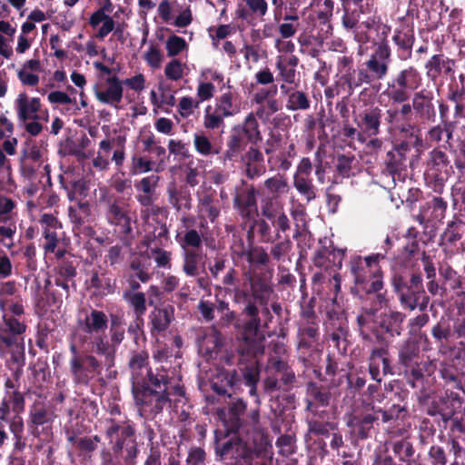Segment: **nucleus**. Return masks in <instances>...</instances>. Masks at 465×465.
Returning a JSON list of instances; mask_svg holds the SVG:
<instances>
[{"mask_svg": "<svg viewBox=\"0 0 465 465\" xmlns=\"http://www.w3.org/2000/svg\"><path fill=\"white\" fill-rule=\"evenodd\" d=\"M242 313L246 316L247 321L243 324L242 333L238 339L237 352L242 357L262 356L265 350V336L260 331V329L262 327L268 329L272 320L268 303L258 305L249 301L245 304Z\"/></svg>", "mask_w": 465, "mask_h": 465, "instance_id": "f257e3e1", "label": "nucleus"}, {"mask_svg": "<svg viewBox=\"0 0 465 465\" xmlns=\"http://www.w3.org/2000/svg\"><path fill=\"white\" fill-rule=\"evenodd\" d=\"M8 304L4 299H0V307L4 312L0 322V352L10 354L14 362L23 364L25 361V341L23 334L26 331L25 321L9 318L5 306Z\"/></svg>", "mask_w": 465, "mask_h": 465, "instance_id": "f03ea898", "label": "nucleus"}, {"mask_svg": "<svg viewBox=\"0 0 465 465\" xmlns=\"http://www.w3.org/2000/svg\"><path fill=\"white\" fill-rule=\"evenodd\" d=\"M134 428L125 422L106 420L105 435L112 444V451L123 465H135L139 453L134 437Z\"/></svg>", "mask_w": 465, "mask_h": 465, "instance_id": "7ed1b4c3", "label": "nucleus"}, {"mask_svg": "<svg viewBox=\"0 0 465 465\" xmlns=\"http://www.w3.org/2000/svg\"><path fill=\"white\" fill-rule=\"evenodd\" d=\"M25 406V396L18 390L6 391V396L0 401V420H6V424L13 434L15 446L17 449H22L25 445L23 440L25 421L22 416Z\"/></svg>", "mask_w": 465, "mask_h": 465, "instance_id": "20e7f679", "label": "nucleus"}, {"mask_svg": "<svg viewBox=\"0 0 465 465\" xmlns=\"http://www.w3.org/2000/svg\"><path fill=\"white\" fill-rule=\"evenodd\" d=\"M134 391L136 404L141 407V411L156 418L164 410L172 407L171 401V380L167 377L166 384H161V388L152 385H145Z\"/></svg>", "mask_w": 465, "mask_h": 465, "instance_id": "39448f33", "label": "nucleus"}, {"mask_svg": "<svg viewBox=\"0 0 465 465\" xmlns=\"http://www.w3.org/2000/svg\"><path fill=\"white\" fill-rule=\"evenodd\" d=\"M383 258L381 254L368 256L362 261L357 257L351 261V271L354 282L362 285L367 293L380 292L383 288L382 272L379 265V260Z\"/></svg>", "mask_w": 465, "mask_h": 465, "instance_id": "423d86ee", "label": "nucleus"}, {"mask_svg": "<svg viewBox=\"0 0 465 465\" xmlns=\"http://www.w3.org/2000/svg\"><path fill=\"white\" fill-rule=\"evenodd\" d=\"M149 355L144 351H135L129 361V368L132 373L133 391L145 385L161 388V384H166L167 374L163 370L156 369L153 371L149 367Z\"/></svg>", "mask_w": 465, "mask_h": 465, "instance_id": "0eeeda50", "label": "nucleus"}, {"mask_svg": "<svg viewBox=\"0 0 465 465\" xmlns=\"http://www.w3.org/2000/svg\"><path fill=\"white\" fill-rule=\"evenodd\" d=\"M101 192L100 201L106 204V221L109 224L116 227L121 234L129 235L133 231V216L128 199L109 195L105 190H101Z\"/></svg>", "mask_w": 465, "mask_h": 465, "instance_id": "6e6552de", "label": "nucleus"}, {"mask_svg": "<svg viewBox=\"0 0 465 465\" xmlns=\"http://www.w3.org/2000/svg\"><path fill=\"white\" fill-rule=\"evenodd\" d=\"M421 84L418 70L412 66L400 71L388 84V96L393 103L407 102Z\"/></svg>", "mask_w": 465, "mask_h": 465, "instance_id": "1a4fd4ad", "label": "nucleus"}, {"mask_svg": "<svg viewBox=\"0 0 465 465\" xmlns=\"http://www.w3.org/2000/svg\"><path fill=\"white\" fill-rule=\"evenodd\" d=\"M55 414L46 403L35 401L29 408L27 428L29 432L37 439L51 437Z\"/></svg>", "mask_w": 465, "mask_h": 465, "instance_id": "9d476101", "label": "nucleus"}, {"mask_svg": "<svg viewBox=\"0 0 465 465\" xmlns=\"http://www.w3.org/2000/svg\"><path fill=\"white\" fill-rule=\"evenodd\" d=\"M69 372L76 385L88 386L90 381L102 374L103 363L94 354L70 358Z\"/></svg>", "mask_w": 465, "mask_h": 465, "instance_id": "9b49d317", "label": "nucleus"}, {"mask_svg": "<svg viewBox=\"0 0 465 465\" xmlns=\"http://www.w3.org/2000/svg\"><path fill=\"white\" fill-rule=\"evenodd\" d=\"M123 94V83L116 75L108 77L104 83L94 87V95L97 100L114 108H118Z\"/></svg>", "mask_w": 465, "mask_h": 465, "instance_id": "f8f14e48", "label": "nucleus"}, {"mask_svg": "<svg viewBox=\"0 0 465 465\" xmlns=\"http://www.w3.org/2000/svg\"><path fill=\"white\" fill-rule=\"evenodd\" d=\"M405 319V315L401 312L386 307L383 312L376 316L374 323L376 324V337L380 339L378 328L390 337L401 335V323Z\"/></svg>", "mask_w": 465, "mask_h": 465, "instance_id": "ddd939ff", "label": "nucleus"}, {"mask_svg": "<svg viewBox=\"0 0 465 465\" xmlns=\"http://www.w3.org/2000/svg\"><path fill=\"white\" fill-rule=\"evenodd\" d=\"M390 63L391 48L386 43H381L366 61L365 65L375 80H381L388 74Z\"/></svg>", "mask_w": 465, "mask_h": 465, "instance_id": "4468645a", "label": "nucleus"}, {"mask_svg": "<svg viewBox=\"0 0 465 465\" xmlns=\"http://www.w3.org/2000/svg\"><path fill=\"white\" fill-rule=\"evenodd\" d=\"M381 117L382 110L379 106H374L362 111L354 118V122L367 136L371 137L380 134Z\"/></svg>", "mask_w": 465, "mask_h": 465, "instance_id": "2eb2a0df", "label": "nucleus"}, {"mask_svg": "<svg viewBox=\"0 0 465 465\" xmlns=\"http://www.w3.org/2000/svg\"><path fill=\"white\" fill-rule=\"evenodd\" d=\"M245 175L250 179L262 176L266 172L262 153L255 146H250L241 156Z\"/></svg>", "mask_w": 465, "mask_h": 465, "instance_id": "dca6fc26", "label": "nucleus"}, {"mask_svg": "<svg viewBox=\"0 0 465 465\" xmlns=\"http://www.w3.org/2000/svg\"><path fill=\"white\" fill-rule=\"evenodd\" d=\"M78 326L92 336L102 334L107 329L108 318L104 312L92 309L83 319L78 320Z\"/></svg>", "mask_w": 465, "mask_h": 465, "instance_id": "f3484780", "label": "nucleus"}, {"mask_svg": "<svg viewBox=\"0 0 465 465\" xmlns=\"http://www.w3.org/2000/svg\"><path fill=\"white\" fill-rule=\"evenodd\" d=\"M89 344L91 346V354L94 353L104 358L102 363L106 368V371H109L108 376L111 377V369L114 366L116 351L110 341L102 334H98L93 336Z\"/></svg>", "mask_w": 465, "mask_h": 465, "instance_id": "a211bd4d", "label": "nucleus"}, {"mask_svg": "<svg viewBox=\"0 0 465 465\" xmlns=\"http://www.w3.org/2000/svg\"><path fill=\"white\" fill-rule=\"evenodd\" d=\"M244 285L249 283L252 299L258 305H265L268 303L270 297L273 292L272 286L261 277H253L250 273L244 275Z\"/></svg>", "mask_w": 465, "mask_h": 465, "instance_id": "6ab92c4d", "label": "nucleus"}, {"mask_svg": "<svg viewBox=\"0 0 465 465\" xmlns=\"http://www.w3.org/2000/svg\"><path fill=\"white\" fill-rule=\"evenodd\" d=\"M171 401L172 407L170 410L177 413L181 420H188L192 405L186 396L183 386L179 383L173 384L171 381Z\"/></svg>", "mask_w": 465, "mask_h": 465, "instance_id": "aec40b11", "label": "nucleus"}, {"mask_svg": "<svg viewBox=\"0 0 465 465\" xmlns=\"http://www.w3.org/2000/svg\"><path fill=\"white\" fill-rule=\"evenodd\" d=\"M168 202L176 211L192 208V195L189 189L183 185L170 183L166 190Z\"/></svg>", "mask_w": 465, "mask_h": 465, "instance_id": "412c9836", "label": "nucleus"}, {"mask_svg": "<svg viewBox=\"0 0 465 465\" xmlns=\"http://www.w3.org/2000/svg\"><path fill=\"white\" fill-rule=\"evenodd\" d=\"M16 107L20 123L39 119V116L36 114L40 109L39 98L29 99L25 94L22 93L16 99Z\"/></svg>", "mask_w": 465, "mask_h": 465, "instance_id": "4be33fe9", "label": "nucleus"}, {"mask_svg": "<svg viewBox=\"0 0 465 465\" xmlns=\"http://www.w3.org/2000/svg\"><path fill=\"white\" fill-rule=\"evenodd\" d=\"M306 423L308 426V431L304 436L305 441L308 448H312V444L316 443L317 440L314 439L315 436H328L330 430L336 429V424L330 421H322L314 418H307Z\"/></svg>", "mask_w": 465, "mask_h": 465, "instance_id": "5701e85b", "label": "nucleus"}, {"mask_svg": "<svg viewBox=\"0 0 465 465\" xmlns=\"http://www.w3.org/2000/svg\"><path fill=\"white\" fill-rule=\"evenodd\" d=\"M432 96L424 91L416 92L412 97V107L421 119L432 120L435 117L434 105L431 103Z\"/></svg>", "mask_w": 465, "mask_h": 465, "instance_id": "b1692460", "label": "nucleus"}, {"mask_svg": "<svg viewBox=\"0 0 465 465\" xmlns=\"http://www.w3.org/2000/svg\"><path fill=\"white\" fill-rule=\"evenodd\" d=\"M454 62L442 54H434L427 62L425 68L427 75L435 81L441 74H450L453 72Z\"/></svg>", "mask_w": 465, "mask_h": 465, "instance_id": "393cba45", "label": "nucleus"}, {"mask_svg": "<svg viewBox=\"0 0 465 465\" xmlns=\"http://www.w3.org/2000/svg\"><path fill=\"white\" fill-rule=\"evenodd\" d=\"M234 205L241 214L249 217L251 212L256 209V190L253 186L243 189L234 197Z\"/></svg>", "mask_w": 465, "mask_h": 465, "instance_id": "a878e982", "label": "nucleus"}, {"mask_svg": "<svg viewBox=\"0 0 465 465\" xmlns=\"http://www.w3.org/2000/svg\"><path fill=\"white\" fill-rule=\"evenodd\" d=\"M239 363L242 365L241 368L242 377L246 385L258 383L260 379V368L257 358L259 356H244L238 352Z\"/></svg>", "mask_w": 465, "mask_h": 465, "instance_id": "bb28decb", "label": "nucleus"}, {"mask_svg": "<svg viewBox=\"0 0 465 465\" xmlns=\"http://www.w3.org/2000/svg\"><path fill=\"white\" fill-rule=\"evenodd\" d=\"M193 146L195 151L203 157L216 155L221 152V145L213 143L204 132L193 134Z\"/></svg>", "mask_w": 465, "mask_h": 465, "instance_id": "cd10ccee", "label": "nucleus"}, {"mask_svg": "<svg viewBox=\"0 0 465 465\" xmlns=\"http://www.w3.org/2000/svg\"><path fill=\"white\" fill-rule=\"evenodd\" d=\"M174 309L171 305L155 308L150 315L153 331L158 332L165 331L173 319Z\"/></svg>", "mask_w": 465, "mask_h": 465, "instance_id": "c85d7f7f", "label": "nucleus"}, {"mask_svg": "<svg viewBox=\"0 0 465 465\" xmlns=\"http://www.w3.org/2000/svg\"><path fill=\"white\" fill-rule=\"evenodd\" d=\"M238 129H240L241 133L246 136L248 142L252 144V146L256 145L262 140L259 123L252 114H249L246 116L242 125Z\"/></svg>", "mask_w": 465, "mask_h": 465, "instance_id": "c756f323", "label": "nucleus"}, {"mask_svg": "<svg viewBox=\"0 0 465 465\" xmlns=\"http://www.w3.org/2000/svg\"><path fill=\"white\" fill-rule=\"evenodd\" d=\"M214 108L225 118L239 113V105L233 102V94L226 92L215 99Z\"/></svg>", "mask_w": 465, "mask_h": 465, "instance_id": "7c9ffc66", "label": "nucleus"}, {"mask_svg": "<svg viewBox=\"0 0 465 465\" xmlns=\"http://www.w3.org/2000/svg\"><path fill=\"white\" fill-rule=\"evenodd\" d=\"M197 208L199 217L202 220L208 218L211 222H213L220 214V210L210 194H205L199 199Z\"/></svg>", "mask_w": 465, "mask_h": 465, "instance_id": "2f4dec72", "label": "nucleus"}, {"mask_svg": "<svg viewBox=\"0 0 465 465\" xmlns=\"http://www.w3.org/2000/svg\"><path fill=\"white\" fill-rule=\"evenodd\" d=\"M284 212L283 203L276 196H264L261 201L262 215L267 220Z\"/></svg>", "mask_w": 465, "mask_h": 465, "instance_id": "473e14b6", "label": "nucleus"}, {"mask_svg": "<svg viewBox=\"0 0 465 465\" xmlns=\"http://www.w3.org/2000/svg\"><path fill=\"white\" fill-rule=\"evenodd\" d=\"M183 251H198L203 246V233L195 229H187L179 241Z\"/></svg>", "mask_w": 465, "mask_h": 465, "instance_id": "72a5a7b5", "label": "nucleus"}, {"mask_svg": "<svg viewBox=\"0 0 465 465\" xmlns=\"http://www.w3.org/2000/svg\"><path fill=\"white\" fill-rule=\"evenodd\" d=\"M202 255L198 251H183V271L190 277H195L199 272V262Z\"/></svg>", "mask_w": 465, "mask_h": 465, "instance_id": "f704fd0d", "label": "nucleus"}, {"mask_svg": "<svg viewBox=\"0 0 465 465\" xmlns=\"http://www.w3.org/2000/svg\"><path fill=\"white\" fill-rule=\"evenodd\" d=\"M264 186L271 194L270 196H276L279 198L281 194L286 193L289 190V185L286 178L277 174L264 181Z\"/></svg>", "mask_w": 465, "mask_h": 465, "instance_id": "c9c22d12", "label": "nucleus"}, {"mask_svg": "<svg viewBox=\"0 0 465 465\" xmlns=\"http://www.w3.org/2000/svg\"><path fill=\"white\" fill-rule=\"evenodd\" d=\"M70 221L76 226L83 225L88 219L91 209L88 203H79L75 206L69 207Z\"/></svg>", "mask_w": 465, "mask_h": 465, "instance_id": "e433bc0d", "label": "nucleus"}, {"mask_svg": "<svg viewBox=\"0 0 465 465\" xmlns=\"http://www.w3.org/2000/svg\"><path fill=\"white\" fill-rule=\"evenodd\" d=\"M419 347L412 340H407L402 343L399 351V361L405 367H409L411 362L417 357Z\"/></svg>", "mask_w": 465, "mask_h": 465, "instance_id": "4c0bfd02", "label": "nucleus"}, {"mask_svg": "<svg viewBox=\"0 0 465 465\" xmlns=\"http://www.w3.org/2000/svg\"><path fill=\"white\" fill-rule=\"evenodd\" d=\"M224 118L214 107L208 105L204 110L203 126L209 130L218 129L223 126Z\"/></svg>", "mask_w": 465, "mask_h": 465, "instance_id": "58836bf2", "label": "nucleus"}, {"mask_svg": "<svg viewBox=\"0 0 465 465\" xmlns=\"http://www.w3.org/2000/svg\"><path fill=\"white\" fill-rule=\"evenodd\" d=\"M291 215L294 221V234L293 238L298 239L306 225V212L305 208L302 204L293 205L290 210Z\"/></svg>", "mask_w": 465, "mask_h": 465, "instance_id": "ea45409f", "label": "nucleus"}, {"mask_svg": "<svg viewBox=\"0 0 465 465\" xmlns=\"http://www.w3.org/2000/svg\"><path fill=\"white\" fill-rule=\"evenodd\" d=\"M286 108L291 111L307 110L310 108V101L305 93L292 91L289 94Z\"/></svg>", "mask_w": 465, "mask_h": 465, "instance_id": "a19ab883", "label": "nucleus"}, {"mask_svg": "<svg viewBox=\"0 0 465 465\" xmlns=\"http://www.w3.org/2000/svg\"><path fill=\"white\" fill-rule=\"evenodd\" d=\"M293 184L297 191L303 195L308 202L316 197L314 186L312 181L306 177L295 175Z\"/></svg>", "mask_w": 465, "mask_h": 465, "instance_id": "79ce46f5", "label": "nucleus"}, {"mask_svg": "<svg viewBox=\"0 0 465 465\" xmlns=\"http://www.w3.org/2000/svg\"><path fill=\"white\" fill-rule=\"evenodd\" d=\"M331 394L325 389H320L314 384L308 387V401H312L317 406H327L330 403Z\"/></svg>", "mask_w": 465, "mask_h": 465, "instance_id": "37998d69", "label": "nucleus"}, {"mask_svg": "<svg viewBox=\"0 0 465 465\" xmlns=\"http://www.w3.org/2000/svg\"><path fill=\"white\" fill-rule=\"evenodd\" d=\"M377 308H370L364 310V312L357 317V323L363 339L369 338V335L365 333V330L371 329L370 324L371 322H374L375 320L373 319L377 316Z\"/></svg>", "mask_w": 465, "mask_h": 465, "instance_id": "c03bdc74", "label": "nucleus"}, {"mask_svg": "<svg viewBox=\"0 0 465 465\" xmlns=\"http://www.w3.org/2000/svg\"><path fill=\"white\" fill-rule=\"evenodd\" d=\"M420 292L414 291L411 288H408L403 291L399 296L401 305L403 309H409L414 311L418 306V301L420 299Z\"/></svg>", "mask_w": 465, "mask_h": 465, "instance_id": "a18cd8bd", "label": "nucleus"}, {"mask_svg": "<svg viewBox=\"0 0 465 465\" xmlns=\"http://www.w3.org/2000/svg\"><path fill=\"white\" fill-rule=\"evenodd\" d=\"M187 46L186 41L175 35L169 36L165 43L167 54L170 57L178 55L182 51L185 50Z\"/></svg>", "mask_w": 465, "mask_h": 465, "instance_id": "49530a36", "label": "nucleus"}, {"mask_svg": "<svg viewBox=\"0 0 465 465\" xmlns=\"http://www.w3.org/2000/svg\"><path fill=\"white\" fill-rule=\"evenodd\" d=\"M292 248V242L288 236L281 238L271 248V253L275 260H281L283 256L288 254Z\"/></svg>", "mask_w": 465, "mask_h": 465, "instance_id": "de8ad7c7", "label": "nucleus"}, {"mask_svg": "<svg viewBox=\"0 0 465 465\" xmlns=\"http://www.w3.org/2000/svg\"><path fill=\"white\" fill-rule=\"evenodd\" d=\"M393 452L399 457V459L407 462L414 454V449L412 445L406 440H399L393 444Z\"/></svg>", "mask_w": 465, "mask_h": 465, "instance_id": "09e8293b", "label": "nucleus"}, {"mask_svg": "<svg viewBox=\"0 0 465 465\" xmlns=\"http://www.w3.org/2000/svg\"><path fill=\"white\" fill-rule=\"evenodd\" d=\"M152 170V162L144 157L134 154L131 158L130 173L132 174H140Z\"/></svg>", "mask_w": 465, "mask_h": 465, "instance_id": "8fccbe9b", "label": "nucleus"}, {"mask_svg": "<svg viewBox=\"0 0 465 465\" xmlns=\"http://www.w3.org/2000/svg\"><path fill=\"white\" fill-rule=\"evenodd\" d=\"M269 221L272 222V226L276 229V240H280L282 238L281 232H286L291 228V221L284 212Z\"/></svg>", "mask_w": 465, "mask_h": 465, "instance_id": "3c124183", "label": "nucleus"}, {"mask_svg": "<svg viewBox=\"0 0 465 465\" xmlns=\"http://www.w3.org/2000/svg\"><path fill=\"white\" fill-rule=\"evenodd\" d=\"M15 208V203L11 198L0 194V220L3 223L12 220Z\"/></svg>", "mask_w": 465, "mask_h": 465, "instance_id": "603ef678", "label": "nucleus"}, {"mask_svg": "<svg viewBox=\"0 0 465 465\" xmlns=\"http://www.w3.org/2000/svg\"><path fill=\"white\" fill-rule=\"evenodd\" d=\"M449 163L446 153L440 150L434 149L430 153L429 165L438 172L447 167Z\"/></svg>", "mask_w": 465, "mask_h": 465, "instance_id": "864d4df0", "label": "nucleus"}, {"mask_svg": "<svg viewBox=\"0 0 465 465\" xmlns=\"http://www.w3.org/2000/svg\"><path fill=\"white\" fill-rule=\"evenodd\" d=\"M341 76L339 80L340 84L342 86L343 91H345V86L347 87L346 93L347 96H351L353 94L355 88H357L356 84V76L355 70H346L343 73H341Z\"/></svg>", "mask_w": 465, "mask_h": 465, "instance_id": "5fc2aeb1", "label": "nucleus"}, {"mask_svg": "<svg viewBox=\"0 0 465 465\" xmlns=\"http://www.w3.org/2000/svg\"><path fill=\"white\" fill-rule=\"evenodd\" d=\"M276 68L279 71V75L284 83L294 84L296 78V70L292 67L284 65L282 56L277 57Z\"/></svg>", "mask_w": 465, "mask_h": 465, "instance_id": "6e6d98bb", "label": "nucleus"}, {"mask_svg": "<svg viewBox=\"0 0 465 465\" xmlns=\"http://www.w3.org/2000/svg\"><path fill=\"white\" fill-rule=\"evenodd\" d=\"M164 74L168 79L178 81L183 77V74L182 63L177 59H173L165 66Z\"/></svg>", "mask_w": 465, "mask_h": 465, "instance_id": "4d7b16f0", "label": "nucleus"}, {"mask_svg": "<svg viewBox=\"0 0 465 465\" xmlns=\"http://www.w3.org/2000/svg\"><path fill=\"white\" fill-rule=\"evenodd\" d=\"M150 255L158 267H171V252L160 248H151Z\"/></svg>", "mask_w": 465, "mask_h": 465, "instance_id": "13d9d810", "label": "nucleus"}, {"mask_svg": "<svg viewBox=\"0 0 465 465\" xmlns=\"http://www.w3.org/2000/svg\"><path fill=\"white\" fill-rule=\"evenodd\" d=\"M246 258L250 263L262 265L266 264L269 261V256L262 247H252L246 253Z\"/></svg>", "mask_w": 465, "mask_h": 465, "instance_id": "bf43d9fd", "label": "nucleus"}, {"mask_svg": "<svg viewBox=\"0 0 465 465\" xmlns=\"http://www.w3.org/2000/svg\"><path fill=\"white\" fill-rule=\"evenodd\" d=\"M199 103V101H194L192 97L184 96L179 102L178 111L183 118L189 117L193 114L194 108L198 107Z\"/></svg>", "mask_w": 465, "mask_h": 465, "instance_id": "052dcab7", "label": "nucleus"}, {"mask_svg": "<svg viewBox=\"0 0 465 465\" xmlns=\"http://www.w3.org/2000/svg\"><path fill=\"white\" fill-rule=\"evenodd\" d=\"M228 148L232 152H242L245 148V142L243 141L242 134L238 128L233 129L232 134L227 142Z\"/></svg>", "mask_w": 465, "mask_h": 465, "instance_id": "680f3d73", "label": "nucleus"}, {"mask_svg": "<svg viewBox=\"0 0 465 465\" xmlns=\"http://www.w3.org/2000/svg\"><path fill=\"white\" fill-rule=\"evenodd\" d=\"M430 208L432 209L433 219L441 221L445 217L447 210V203L440 197H434L429 203Z\"/></svg>", "mask_w": 465, "mask_h": 465, "instance_id": "e2e57ef3", "label": "nucleus"}, {"mask_svg": "<svg viewBox=\"0 0 465 465\" xmlns=\"http://www.w3.org/2000/svg\"><path fill=\"white\" fill-rule=\"evenodd\" d=\"M160 177L156 174H152L146 177H143L139 183L136 184V187L143 192L146 194H152L155 188L157 187Z\"/></svg>", "mask_w": 465, "mask_h": 465, "instance_id": "0e129e2a", "label": "nucleus"}, {"mask_svg": "<svg viewBox=\"0 0 465 465\" xmlns=\"http://www.w3.org/2000/svg\"><path fill=\"white\" fill-rule=\"evenodd\" d=\"M144 60L153 68H159L162 64L163 54L154 45H151L144 54Z\"/></svg>", "mask_w": 465, "mask_h": 465, "instance_id": "69168bd1", "label": "nucleus"}, {"mask_svg": "<svg viewBox=\"0 0 465 465\" xmlns=\"http://www.w3.org/2000/svg\"><path fill=\"white\" fill-rule=\"evenodd\" d=\"M216 305L209 301L201 300L197 309L205 322H211L214 319V311Z\"/></svg>", "mask_w": 465, "mask_h": 465, "instance_id": "338daca9", "label": "nucleus"}, {"mask_svg": "<svg viewBox=\"0 0 465 465\" xmlns=\"http://www.w3.org/2000/svg\"><path fill=\"white\" fill-rule=\"evenodd\" d=\"M429 458L432 465H446L447 457L444 450L440 446H431L429 450Z\"/></svg>", "mask_w": 465, "mask_h": 465, "instance_id": "774afa93", "label": "nucleus"}]
</instances>
